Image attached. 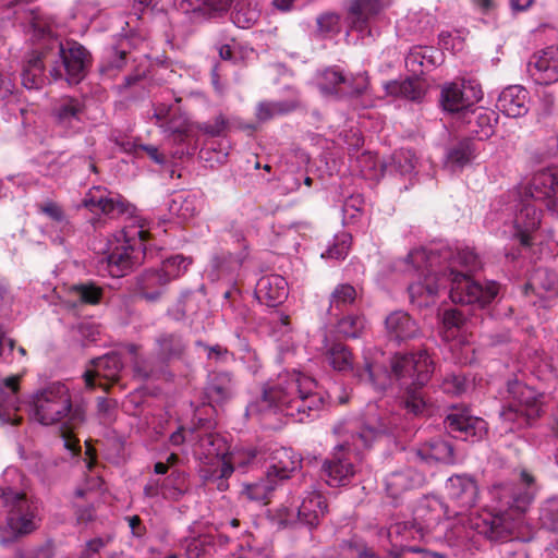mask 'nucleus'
I'll return each mask as SVG.
<instances>
[{
  "label": "nucleus",
  "mask_w": 558,
  "mask_h": 558,
  "mask_svg": "<svg viewBox=\"0 0 558 558\" xmlns=\"http://www.w3.org/2000/svg\"><path fill=\"white\" fill-rule=\"evenodd\" d=\"M262 401L275 407L296 422L318 415L325 405V392L315 379L295 369L280 373L263 389Z\"/></svg>",
  "instance_id": "1"
},
{
  "label": "nucleus",
  "mask_w": 558,
  "mask_h": 558,
  "mask_svg": "<svg viewBox=\"0 0 558 558\" xmlns=\"http://www.w3.org/2000/svg\"><path fill=\"white\" fill-rule=\"evenodd\" d=\"M504 402L499 416L505 432L531 427L544 413L543 395L518 379L507 383Z\"/></svg>",
  "instance_id": "2"
},
{
  "label": "nucleus",
  "mask_w": 558,
  "mask_h": 558,
  "mask_svg": "<svg viewBox=\"0 0 558 558\" xmlns=\"http://www.w3.org/2000/svg\"><path fill=\"white\" fill-rule=\"evenodd\" d=\"M35 418L43 425L57 423L78 427L85 420V409L72 402L69 388L54 381L36 391L33 396Z\"/></svg>",
  "instance_id": "3"
},
{
  "label": "nucleus",
  "mask_w": 558,
  "mask_h": 558,
  "mask_svg": "<svg viewBox=\"0 0 558 558\" xmlns=\"http://www.w3.org/2000/svg\"><path fill=\"white\" fill-rule=\"evenodd\" d=\"M322 353L332 369L341 373L353 371L359 383L369 386L377 392H384L390 386V375L381 364L366 360L363 366L354 368V355L351 349L340 340L330 339L325 335Z\"/></svg>",
  "instance_id": "4"
},
{
  "label": "nucleus",
  "mask_w": 558,
  "mask_h": 558,
  "mask_svg": "<svg viewBox=\"0 0 558 558\" xmlns=\"http://www.w3.org/2000/svg\"><path fill=\"white\" fill-rule=\"evenodd\" d=\"M505 205L512 209H557L558 167L537 171L527 185L509 191Z\"/></svg>",
  "instance_id": "5"
},
{
  "label": "nucleus",
  "mask_w": 558,
  "mask_h": 558,
  "mask_svg": "<svg viewBox=\"0 0 558 558\" xmlns=\"http://www.w3.org/2000/svg\"><path fill=\"white\" fill-rule=\"evenodd\" d=\"M439 257L436 252L425 248L414 250L408 255L410 263L418 271L417 280L408 288L409 296L418 307L433 303L439 288L445 283L447 275L436 269Z\"/></svg>",
  "instance_id": "6"
},
{
  "label": "nucleus",
  "mask_w": 558,
  "mask_h": 558,
  "mask_svg": "<svg viewBox=\"0 0 558 558\" xmlns=\"http://www.w3.org/2000/svg\"><path fill=\"white\" fill-rule=\"evenodd\" d=\"M525 512L526 510L517 509L511 501L505 510L483 511L472 521V526L489 542L508 543L519 538Z\"/></svg>",
  "instance_id": "7"
},
{
  "label": "nucleus",
  "mask_w": 558,
  "mask_h": 558,
  "mask_svg": "<svg viewBox=\"0 0 558 558\" xmlns=\"http://www.w3.org/2000/svg\"><path fill=\"white\" fill-rule=\"evenodd\" d=\"M48 50L54 52L57 57L50 70L54 81L64 78L69 84H78L85 77L90 65V54L82 45L71 41L64 46L58 39H53Z\"/></svg>",
  "instance_id": "8"
},
{
  "label": "nucleus",
  "mask_w": 558,
  "mask_h": 558,
  "mask_svg": "<svg viewBox=\"0 0 558 558\" xmlns=\"http://www.w3.org/2000/svg\"><path fill=\"white\" fill-rule=\"evenodd\" d=\"M135 234L138 236L137 240L126 234L124 244L108 256V270L112 277H123L145 259L154 258L156 255V248L150 243V232L138 229Z\"/></svg>",
  "instance_id": "9"
},
{
  "label": "nucleus",
  "mask_w": 558,
  "mask_h": 558,
  "mask_svg": "<svg viewBox=\"0 0 558 558\" xmlns=\"http://www.w3.org/2000/svg\"><path fill=\"white\" fill-rule=\"evenodd\" d=\"M445 281L450 282V299L456 304L474 305L484 308L490 304L499 292V284L488 281L482 286L473 280L469 274L459 272L452 267L444 271Z\"/></svg>",
  "instance_id": "10"
},
{
  "label": "nucleus",
  "mask_w": 558,
  "mask_h": 558,
  "mask_svg": "<svg viewBox=\"0 0 558 558\" xmlns=\"http://www.w3.org/2000/svg\"><path fill=\"white\" fill-rule=\"evenodd\" d=\"M239 464H248L257 460H265L268 463L267 474L271 475L280 484L290 478L301 465V458L291 449L275 447L267 450L247 448L236 453Z\"/></svg>",
  "instance_id": "11"
},
{
  "label": "nucleus",
  "mask_w": 558,
  "mask_h": 558,
  "mask_svg": "<svg viewBox=\"0 0 558 558\" xmlns=\"http://www.w3.org/2000/svg\"><path fill=\"white\" fill-rule=\"evenodd\" d=\"M0 507L7 509V520L15 534H29L37 529V507L23 492L0 488Z\"/></svg>",
  "instance_id": "12"
},
{
  "label": "nucleus",
  "mask_w": 558,
  "mask_h": 558,
  "mask_svg": "<svg viewBox=\"0 0 558 558\" xmlns=\"http://www.w3.org/2000/svg\"><path fill=\"white\" fill-rule=\"evenodd\" d=\"M482 98V86L476 80L462 78L440 86L439 104L449 113L465 111Z\"/></svg>",
  "instance_id": "13"
},
{
  "label": "nucleus",
  "mask_w": 558,
  "mask_h": 558,
  "mask_svg": "<svg viewBox=\"0 0 558 558\" xmlns=\"http://www.w3.org/2000/svg\"><path fill=\"white\" fill-rule=\"evenodd\" d=\"M390 378L412 379L410 384L425 386L434 372V362L426 350L409 354H396L391 359Z\"/></svg>",
  "instance_id": "14"
},
{
  "label": "nucleus",
  "mask_w": 558,
  "mask_h": 558,
  "mask_svg": "<svg viewBox=\"0 0 558 558\" xmlns=\"http://www.w3.org/2000/svg\"><path fill=\"white\" fill-rule=\"evenodd\" d=\"M395 426V418L386 410L368 405L362 426L352 436L353 445L368 448L377 437L392 433Z\"/></svg>",
  "instance_id": "15"
},
{
  "label": "nucleus",
  "mask_w": 558,
  "mask_h": 558,
  "mask_svg": "<svg viewBox=\"0 0 558 558\" xmlns=\"http://www.w3.org/2000/svg\"><path fill=\"white\" fill-rule=\"evenodd\" d=\"M444 423L449 433L465 441H480L488 433L486 421L472 415L466 409L452 408Z\"/></svg>",
  "instance_id": "16"
},
{
  "label": "nucleus",
  "mask_w": 558,
  "mask_h": 558,
  "mask_svg": "<svg viewBox=\"0 0 558 558\" xmlns=\"http://www.w3.org/2000/svg\"><path fill=\"white\" fill-rule=\"evenodd\" d=\"M445 488L449 501L460 509L454 515L469 511L478 501V485L471 475L454 474L447 480Z\"/></svg>",
  "instance_id": "17"
},
{
  "label": "nucleus",
  "mask_w": 558,
  "mask_h": 558,
  "mask_svg": "<svg viewBox=\"0 0 558 558\" xmlns=\"http://www.w3.org/2000/svg\"><path fill=\"white\" fill-rule=\"evenodd\" d=\"M527 71L537 84L558 82V47L549 46L535 52L527 63Z\"/></svg>",
  "instance_id": "18"
},
{
  "label": "nucleus",
  "mask_w": 558,
  "mask_h": 558,
  "mask_svg": "<svg viewBox=\"0 0 558 558\" xmlns=\"http://www.w3.org/2000/svg\"><path fill=\"white\" fill-rule=\"evenodd\" d=\"M94 371H86L84 374L85 384L88 388L96 387V378L105 379L106 383L99 381L98 386L105 391H108L110 386L118 383L120 373L123 368L121 357L117 353H109L101 357L96 359L94 362Z\"/></svg>",
  "instance_id": "19"
},
{
  "label": "nucleus",
  "mask_w": 558,
  "mask_h": 558,
  "mask_svg": "<svg viewBox=\"0 0 558 558\" xmlns=\"http://www.w3.org/2000/svg\"><path fill=\"white\" fill-rule=\"evenodd\" d=\"M450 518L448 506L435 497H425L413 511L414 526L422 533H430L444 518Z\"/></svg>",
  "instance_id": "20"
},
{
  "label": "nucleus",
  "mask_w": 558,
  "mask_h": 558,
  "mask_svg": "<svg viewBox=\"0 0 558 558\" xmlns=\"http://www.w3.org/2000/svg\"><path fill=\"white\" fill-rule=\"evenodd\" d=\"M84 105L76 98L63 97L51 108L53 124L65 133H74L80 129Z\"/></svg>",
  "instance_id": "21"
},
{
  "label": "nucleus",
  "mask_w": 558,
  "mask_h": 558,
  "mask_svg": "<svg viewBox=\"0 0 558 558\" xmlns=\"http://www.w3.org/2000/svg\"><path fill=\"white\" fill-rule=\"evenodd\" d=\"M354 474V464L348 458V453L342 446L330 458L326 459L322 466V476L332 487L347 485Z\"/></svg>",
  "instance_id": "22"
},
{
  "label": "nucleus",
  "mask_w": 558,
  "mask_h": 558,
  "mask_svg": "<svg viewBox=\"0 0 558 558\" xmlns=\"http://www.w3.org/2000/svg\"><path fill=\"white\" fill-rule=\"evenodd\" d=\"M425 482L426 476L423 472L413 466H403L386 476L385 486L387 494L397 499L408 490L422 487Z\"/></svg>",
  "instance_id": "23"
},
{
  "label": "nucleus",
  "mask_w": 558,
  "mask_h": 558,
  "mask_svg": "<svg viewBox=\"0 0 558 558\" xmlns=\"http://www.w3.org/2000/svg\"><path fill=\"white\" fill-rule=\"evenodd\" d=\"M168 277L159 269H147L135 279V292L145 301L158 302L169 284Z\"/></svg>",
  "instance_id": "24"
},
{
  "label": "nucleus",
  "mask_w": 558,
  "mask_h": 558,
  "mask_svg": "<svg viewBox=\"0 0 558 558\" xmlns=\"http://www.w3.org/2000/svg\"><path fill=\"white\" fill-rule=\"evenodd\" d=\"M529 104V92L520 85H512L501 92L497 108L509 118H520L527 113Z\"/></svg>",
  "instance_id": "25"
},
{
  "label": "nucleus",
  "mask_w": 558,
  "mask_h": 558,
  "mask_svg": "<svg viewBox=\"0 0 558 558\" xmlns=\"http://www.w3.org/2000/svg\"><path fill=\"white\" fill-rule=\"evenodd\" d=\"M255 295L260 303L271 307L277 306L288 295V283L279 275L263 276L256 283Z\"/></svg>",
  "instance_id": "26"
},
{
  "label": "nucleus",
  "mask_w": 558,
  "mask_h": 558,
  "mask_svg": "<svg viewBox=\"0 0 558 558\" xmlns=\"http://www.w3.org/2000/svg\"><path fill=\"white\" fill-rule=\"evenodd\" d=\"M414 454L426 464L435 462L454 464L457 461L452 444L442 438H434L423 444L414 451Z\"/></svg>",
  "instance_id": "27"
},
{
  "label": "nucleus",
  "mask_w": 558,
  "mask_h": 558,
  "mask_svg": "<svg viewBox=\"0 0 558 558\" xmlns=\"http://www.w3.org/2000/svg\"><path fill=\"white\" fill-rule=\"evenodd\" d=\"M206 397L210 404H223L234 395V380L231 373L217 372L209 375L205 388Z\"/></svg>",
  "instance_id": "28"
},
{
  "label": "nucleus",
  "mask_w": 558,
  "mask_h": 558,
  "mask_svg": "<svg viewBox=\"0 0 558 558\" xmlns=\"http://www.w3.org/2000/svg\"><path fill=\"white\" fill-rule=\"evenodd\" d=\"M385 326L388 337L398 342L412 339L418 332L415 320L403 311L389 314L385 320Z\"/></svg>",
  "instance_id": "29"
},
{
  "label": "nucleus",
  "mask_w": 558,
  "mask_h": 558,
  "mask_svg": "<svg viewBox=\"0 0 558 558\" xmlns=\"http://www.w3.org/2000/svg\"><path fill=\"white\" fill-rule=\"evenodd\" d=\"M155 352L162 362L180 360L184 355L187 342L177 332H162L155 340Z\"/></svg>",
  "instance_id": "30"
},
{
  "label": "nucleus",
  "mask_w": 558,
  "mask_h": 558,
  "mask_svg": "<svg viewBox=\"0 0 558 558\" xmlns=\"http://www.w3.org/2000/svg\"><path fill=\"white\" fill-rule=\"evenodd\" d=\"M362 298L359 290L350 283L337 284L329 295L328 314L338 317L354 306Z\"/></svg>",
  "instance_id": "31"
},
{
  "label": "nucleus",
  "mask_w": 558,
  "mask_h": 558,
  "mask_svg": "<svg viewBox=\"0 0 558 558\" xmlns=\"http://www.w3.org/2000/svg\"><path fill=\"white\" fill-rule=\"evenodd\" d=\"M524 295L536 294L543 296L545 293L556 295L558 293V276L548 268H537L530 276L523 286Z\"/></svg>",
  "instance_id": "32"
},
{
  "label": "nucleus",
  "mask_w": 558,
  "mask_h": 558,
  "mask_svg": "<svg viewBox=\"0 0 558 558\" xmlns=\"http://www.w3.org/2000/svg\"><path fill=\"white\" fill-rule=\"evenodd\" d=\"M326 511L327 504L324 496L317 492H311L298 508V519L310 526H316Z\"/></svg>",
  "instance_id": "33"
},
{
  "label": "nucleus",
  "mask_w": 558,
  "mask_h": 558,
  "mask_svg": "<svg viewBox=\"0 0 558 558\" xmlns=\"http://www.w3.org/2000/svg\"><path fill=\"white\" fill-rule=\"evenodd\" d=\"M85 207L97 209H129V204L119 195L101 186L92 187L83 199Z\"/></svg>",
  "instance_id": "34"
},
{
  "label": "nucleus",
  "mask_w": 558,
  "mask_h": 558,
  "mask_svg": "<svg viewBox=\"0 0 558 558\" xmlns=\"http://www.w3.org/2000/svg\"><path fill=\"white\" fill-rule=\"evenodd\" d=\"M496 120L495 113L484 108L473 109L465 116L469 132L481 141L487 140L493 135L494 122Z\"/></svg>",
  "instance_id": "35"
},
{
  "label": "nucleus",
  "mask_w": 558,
  "mask_h": 558,
  "mask_svg": "<svg viewBox=\"0 0 558 558\" xmlns=\"http://www.w3.org/2000/svg\"><path fill=\"white\" fill-rule=\"evenodd\" d=\"M335 325L336 332L344 339H359L367 328V319L362 313H348L338 317Z\"/></svg>",
  "instance_id": "36"
},
{
  "label": "nucleus",
  "mask_w": 558,
  "mask_h": 558,
  "mask_svg": "<svg viewBox=\"0 0 558 558\" xmlns=\"http://www.w3.org/2000/svg\"><path fill=\"white\" fill-rule=\"evenodd\" d=\"M48 57V51L34 53L27 60L22 71V84L27 89H39L45 84L44 59Z\"/></svg>",
  "instance_id": "37"
},
{
  "label": "nucleus",
  "mask_w": 558,
  "mask_h": 558,
  "mask_svg": "<svg viewBox=\"0 0 558 558\" xmlns=\"http://www.w3.org/2000/svg\"><path fill=\"white\" fill-rule=\"evenodd\" d=\"M475 157L473 143L464 138L452 145L446 154V167L451 171L460 170L469 165Z\"/></svg>",
  "instance_id": "38"
},
{
  "label": "nucleus",
  "mask_w": 558,
  "mask_h": 558,
  "mask_svg": "<svg viewBox=\"0 0 558 558\" xmlns=\"http://www.w3.org/2000/svg\"><path fill=\"white\" fill-rule=\"evenodd\" d=\"M542 211H518L514 218L515 234L522 246L532 245V233L536 231L541 225Z\"/></svg>",
  "instance_id": "39"
},
{
  "label": "nucleus",
  "mask_w": 558,
  "mask_h": 558,
  "mask_svg": "<svg viewBox=\"0 0 558 558\" xmlns=\"http://www.w3.org/2000/svg\"><path fill=\"white\" fill-rule=\"evenodd\" d=\"M163 499L178 501L190 489L189 475L181 470H172L171 473L162 480Z\"/></svg>",
  "instance_id": "40"
},
{
  "label": "nucleus",
  "mask_w": 558,
  "mask_h": 558,
  "mask_svg": "<svg viewBox=\"0 0 558 558\" xmlns=\"http://www.w3.org/2000/svg\"><path fill=\"white\" fill-rule=\"evenodd\" d=\"M520 483L524 486V489H515L511 501L515 504L517 509L527 510L537 492L536 478L530 471L522 469L520 471Z\"/></svg>",
  "instance_id": "41"
},
{
  "label": "nucleus",
  "mask_w": 558,
  "mask_h": 558,
  "mask_svg": "<svg viewBox=\"0 0 558 558\" xmlns=\"http://www.w3.org/2000/svg\"><path fill=\"white\" fill-rule=\"evenodd\" d=\"M381 9L380 0H351L348 14L354 25H363L369 17L378 14Z\"/></svg>",
  "instance_id": "42"
},
{
  "label": "nucleus",
  "mask_w": 558,
  "mask_h": 558,
  "mask_svg": "<svg viewBox=\"0 0 558 558\" xmlns=\"http://www.w3.org/2000/svg\"><path fill=\"white\" fill-rule=\"evenodd\" d=\"M278 485H280V483L266 473V476L258 482L246 484L242 494L250 500L268 504Z\"/></svg>",
  "instance_id": "43"
},
{
  "label": "nucleus",
  "mask_w": 558,
  "mask_h": 558,
  "mask_svg": "<svg viewBox=\"0 0 558 558\" xmlns=\"http://www.w3.org/2000/svg\"><path fill=\"white\" fill-rule=\"evenodd\" d=\"M424 386L409 384L405 387V391L402 396L401 404L408 414L414 416L422 415L426 408L427 401L423 391Z\"/></svg>",
  "instance_id": "44"
},
{
  "label": "nucleus",
  "mask_w": 558,
  "mask_h": 558,
  "mask_svg": "<svg viewBox=\"0 0 558 558\" xmlns=\"http://www.w3.org/2000/svg\"><path fill=\"white\" fill-rule=\"evenodd\" d=\"M389 94L404 97L410 100H420L423 97V89L416 78L393 81L386 85Z\"/></svg>",
  "instance_id": "45"
},
{
  "label": "nucleus",
  "mask_w": 558,
  "mask_h": 558,
  "mask_svg": "<svg viewBox=\"0 0 558 558\" xmlns=\"http://www.w3.org/2000/svg\"><path fill=\"white\" fill-rule=\"evenodd\" d=\"M355 162L361 175L367 180H378L383 175L384 165L371 151L362 153Z\"/></svg>",
  "instance_id": "46"
},
{
  "label": "nucleus",
  "mask_w": 558,
  "mask_h": 558,
  "mask_svg": "<svg viewBox=\"0 0 558 558\" xmlns=\"http://www.w3.org/2000/svg\"><path fill=\"white\" fill-rule=\"evenodd\" d=\"M126 64V52L114 48L107 52L99 65V72L102 76L113 78Z\"/></svg>",
  "instance_id": "47"
},
{
  "label": "nucleus",
  "mask_w": 558,
  "mask_h": 558,
  "mask_svg": "<svg viewBox=\"0 0 558 558\" xmlns=\"http://www.w3.org/2000/svg\"><path fill=\"white\" fill-rule=\"evenodd\" d=\"M234 472L233 464L230 460L222 457L218 460L217 465L206 475V480L216 484V487L220 492L228 489V478Z\"/></svg>",
  "instance_id": "48"
},
{
  "label": "nucleus",
  "mask_w": 558,
  "mask_h": 558,
  "mask_svg": "<svg viewBox=\"0 0 558 558\" xmlns=\"http://www.w3.org/2000/svg\"><path fill=\"white\" fill-rule=\"evenodd\" d=\"M191 264V257L177 254L162 260V266L159 270L168 277L169 281H171L183 275Z\"/></svg>",
  "instance_id": "49"
},
{
  "label": "nucleus",
  "mask_w": 558,
  "mask_h": 558,
  "mask_svg": "<svg viewBox=\"0 0 558 558\" xmlns=\"http://www.w3.org/2000/svg\"><path fill=\"white\" fill-rule=\"evenodd\" d=\"M72 292L76 294L84 304H99L104 296V289L93 281L78 283L72 287Z\"/></svg>",
  "instance_id": "50"
},
{
  "label": "nucleus",
  "mask_w": 558,
  "mask_h": 558,
  "mask_svg": "<svg viewBox=\"0 0 558 558\" xmlns=\"http://www.w3.org/2000/svg\"><path fill=\"white\" fill-rule=\"evenodd\" d=\"M191 3L194 0H189ZM196 4L192 7L193 13H201L203 15L211 16L216 13L226 12L232 0H196Z\"/></svg>",
  "instance_id": "51"
},
{
  "label": "nucleus",
  "mask_w": 558,
  "mask_h": 558,
  "mask_svg": "<svg viewBox=\"0 0 558 558\" xmlns=\"http://www.w3.org/2000/svg\"><path fill=\"white\" fill-rule=\"evenodd\" d=\"M322 77L324 82L319 84V88L324 94L327 95L336 93L337 86L347 83V77L336 68L326 69L322 73Z\"/></svg>",
  "instance_id": "52"
},
{
  "label": "nucleus",
  "mask_w": 558,
  "mask_h": 558,
  "mask_svg": "<svg viewBox=\"0 0 558 558\" xmlns=\"http://www.w3.org/2000/svg\"><path fill=\"white\" fill-rule=\"evenodd\" d=\"M543 524L553 531H558V498L547 500L541 509Z\"/></svg>",
  "instance_id": "53"
},
{
  "label": "nucleus",
  "mask_w": 558,
  "mask_h": 558,
  "mask_svg": "<svg viewBox=\"0 0 558 558\" xmlns=\"http://www.w3.org/2000/svg\"><path fill=\"white\" fill-rule=\"evenodd\" d=\"M230 126V121L223 116L218 114L211 121L203 122L198 130L213 137L221 136Z\"/></svg>",
  "instance_id": "54"
},
{
  "label": "nucleus",
  "mask_w": 558,
  "mask_h": 558,
  "mask_svg": "<svg viewBox=\"0 0 558 558\" xmlns=\"http://www.w3.org/2000/svg\"><path fill=\"white\" fill-rule=\"evenodd\" d=\"M245 256L244 253H222L213 258V266L221 272L230 271L233 266H240Z\"/></svg>",
  "instance_id": "55"
},
{
  "label": "nucleus",
  "mask_w": 558,
  "mask_h": 558,
  "mask_svg": "<svg viewBox=\"0 0 558 558\" xmlns=\"http://www.w3.org/2000/svg\"><path fill=\"white\" fill-rule=\"evenodd\" d=\"M416 165L414 154L410 150H400L393 155V167L400 174H411Z\"/></svg>",
  "instance_id": "56"
},
{
  "label": "nucleus",
  "mask_w": 558,
  "mask_h": 558,
  "mask_svg": "<svg viewBox=\"0 0 558 558\" xmlns=\"http://www.w3.org/2000/svg\"><path fill=\"white\" fill-rule=\"evenodd\" d=\"M350 236L348 234H342L341 236L336 238V242L331 245L325 253L322 254L323 257L333 258V259H344L350 250Z\"/></svg>",
  "instance_id": "57"
},
{
  "label": "nucleus",
  "mask_w": 558,
  "mask_h": 558,
  "mask_svg": "<svg viewBox=\"0 0 558 558\" xmlns=\"http://www.w3.org/2000/svg\"><path fill=\"white\" fill-rule=\"evenodd\" d=\"M457 262L459 265L463 266L466 272H471L480 268V258L477 254L470 247H465L460 250L457 253Z\"/></svg>",
  "instance_id": "58"
},
{
  "label": "nucleus",
  "mask_w": 558,
  "mask_h": 558,
  "mask_svg": "<svg viewBox=\"0 0 558 558\" xmlns=\"http://www.w3.org/2000/svg\"><path fill=\"white\" fill-rule=\"evenodd\" d=\"M340 17L335 13H324L317 17V29L326 35L338 29Z\"/></svg>",
  "instance_id": "59"
},
{
  "label": "nucleus",
  "mask_w": 558,
  "mask_h": 558,
  "mask_svg": "<svg viewBox=\"0 0 558 558\" xmlns=\"http://www.w3.org/2000/svg\"><path fill=\"white\" fill-rule=\"evenodd\" d=\"M505 544L501 550L502 558H529L526 545L518 538Z\"/></svg>",
  "instance_id": "60"
},
{
  "label": "nucleus",
  "mask_w": 558,
  "mask_h": 558,
  "mask_svg": "<svg viewBox=\"0 0 558 558\" xmlns=\"http://www.w3.org/2000/svg\"><path fill=\"white\" fill-rule=\"evenodd\" d=\"M350 87V95L351 96H361L368 89V75L366 72L357 73L356 75L352 76L350 81L347 80V83Z\"/></svg>",
  "instance_id": "61"
},
{
  "label": "nucleus",
  "mask_w": 558,
  "mask_h": 558,
  "mask_svg": "<svg viewBox=\"0 0 558 558\" xmlns=\"http://www.w3.org/2000/svg\"><path fill=\"white\" fill-rule=\"evenodd\" d=\"M298 513L295 514L294 509L286 506H281L277 509L274 520L279 527H287L295 522Z\"/></svg>",
  "instance_id": "62"
},
{
  "label": "nucleus",
  "mask_w": 558,
  "mask_h": 558,
  "mask_svg": "<svg viewBox=\"0 0 558 558\" xmlns=\"http://www.w3.org/2000/svg\"><path fill=\"white\" fill-rule=\"evenodd\" d=\"M442 323L447 329H459L465 323V315L459 310H447L444 313Z\"/></svg>",
  "instance_id": "63"
},
{
  "label": "nucleus",
  "mask_w": 558,
  "mask_h": 558,
  "mask_svg": "<svg viewBox=\"0 0 558 558\" xmlns=\"http://www.w3.org/2000/svg\"><path fill=\"white\" fill-rule=\"evenodd\" d=\"M425 57L421 53L420 50H412L405 57V66L409 71L414 74L422 73L421 68L424 65Z\"/></svg>",
  "instance_id": "64"
}]
</instances>
